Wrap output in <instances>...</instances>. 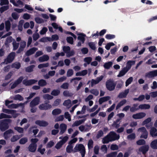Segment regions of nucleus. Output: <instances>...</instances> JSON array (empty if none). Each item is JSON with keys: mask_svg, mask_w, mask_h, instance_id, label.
Returning <instances> with one entry per match:
<instances>
[{"mask_svg": "<svg viewBox=\"0 0 157 157\" xmlns=\"http://www.w3.org/2000/svg\"><path fill=\"white\" fill-rule=\"evenodd\" d=\"M149 147L148 145H145L140 147L137 151L138 154H141L142 153L143 154H145L149 149Z\"/></svg>", "mask_w": 157, "mask_h": 157, "instance_id": "nucleus-9", "label": "nucleus"}, {"mask_svg": "<svg viewBox=\"0 0 157 157\" xmlns=\"http://www.w3.org/2000/svg\"><path fill=\"white\" fill-rule=\"evenodd\" d=\"M103 78V76L101 75L99 77L97 78L95 80L92 79L91 81V86H93L95 85L101 81Z\"/></svg>", "mask_w": 157, "mask_h": 157, "instance_id": "nucleus-13", "label": "nucleus"}, {"mask_svg": "<svg viewBox=\"0 0 157 157\" xmlns=\"http://www.w3.org/2000/svg\"><path fill=\"white\" fill-rule=\"evenodd\" d=\"M63 105L66 106L67 108H69L72 106L71 100L70 99L65 100L63 103Z\"/></svg>", "mask_w": 157, "mask_h": 157, "instance_id": "nucleus-26", "label": "nucleus"}, {"mask_svg": "<svg viewBox=\"0 0 157 157\" xmlns=\"http://www.w3.org/2000/svg\"><path fill=\"white\" fill-rule=\"evenodd\" d=\"M128 71V69H122L121 70L117 75L118 77H120L124 75Z\"/></svg>", "mask_w": 157, "mask_h": 157, "instance_id": "nucleus-43", "label": "nucleus"}, {"mask_svg": "<svg viewBox=\"0 0 157 157\" xmlns=\"http://www.w3.org/2000/svg\"><path fill=\"white\" fill-rule=\"evenodd\" d=\"M113 63L111 62H109L107 63H105L104 67L105 69H109V68L112 66Z\"/></svg>", "mask_w": 157, "mask_h": 157, "instance_id": "nucleus-44", "label": "nucleus"}, {"mask_svg": "<svg viewBox=\"0 0 157 157\" xmlns=\"http://www.w3.org/2000/svg\"><path fill=\"white\" fill-rule=\"evenodd\" d=\"M150 107V106L149 105L146 104L140 105L139 106V109L142 110L148 109Z\"/></svg>", "mask_w": 157, "mask_h": 157, "instance_id": "nucleus-28", "label": "nucleus"}, {"mask_svg": "<svg viewBox=\"0 0 157 157\" xmlns=\"http://www.w3.org/2000/svg\"><path fill=\"white\" fill-rule=\"evenodd\" d=\"M157 75V70L150 72L146 74V76L148 78H152Z\"/></svg>", "mask_w": 157, "mask_h": 157, "instance_id": "nucleus-19", "label": "nucleus"}, {"mask_svg": "<svg viewBox=\"0 0 157 157\" xmlns=\"http://www.w3.org/2000/svg\"><path fill=\"white\" fill-rule=\"evenodd\" d=\"M37 81V80L31 79L29 80H24L23 83L25 86H29L33 84Z\"/></svg>", "mask_w": 157, "mask_h": 157, "instance_id": "nucleus-11", "label": "nucleus"}, {"mask_svg": "<svg viewBox=\"0 0 157 157\" xmlns=\"http://www.w3.org/2000/svg\"><path fill=\"white\" fill-rule=\"evenodd\" d=\"M23 79V78L22 77H20L18 79H17V80L11 86V88L12 89H13L17 85L21 82Z\"/></svg>", "mask_w": 157, "mask_h": 157, "instance_id": "nucleus-18", "label": "nucleus"}, {"mask_svg": "<svg viewBox=\"0 0 157 157\" xmlns=\"http://www.w3.org/2000/svg\"><path fill=\"white\" fill-rule=\"evenodd\" d=\"M43 98L45 100L47 99L48 100H51L53 98V97L48 94H45L43 96Z\"/></svg>", "mask_w": 157, "mask_h": 157, "instance_id": "nucleus-47", "label": "nucleus"}, {"mask_svg": "<svg viewBox=\"0 0 157 157\" xmlns=\"http://www.w3.org/2000/svg\"><path fill=\"white\" fill-rule=\"evenodd\" d=\"M135 137V133H132L128 135L127 138L128 139L132 140L134 139Z\"/></svg>", "mask_w": 157, "mask_h": 157, "instance_id": "nucleus-59", "label": "nucleus"}, {"mask_svg": "<svg viewBox=\"0 0 157 157\" xmlns=\"http://www.w3.org/2000/svg\"><path fill=\"white\" fill-rule=\"evenodd\" d=\"M47 82L45 80L43 79H41L38 82V85L40 86H43L46 85Z\"/></svg>", "mask_w": 157, "mask_h": 157, "instance_id": "nucleus-46", "label": "nucleus"}, {"mask_svg": "<svg viewBox=\"0 0 157 157\" xmlns=\"http://www.w3.org/2000/svg\"><path fill=\"white\" fill-rule=\"evenodd\" d=\"M94 142L91 139L88 142L87 146L89 150L92 149L93 147Z\"/></svg>", "mask_w": 157, "mask_h": 157, "instance_id": "nucleus-33", "label": "nucleus"}, {"mask_svg": "<svg viewBox=\"0 0 157 157\" xmlns=\"http://www.w3.org/2000/svg\"><path fill=\"white\" fill-rule=\"evenodd\" d=\"M78 39L81 41L82 44L84 43L85 41V37L86 36V35L82 33H79L78 34Z\"/></svg>", "mask_w": 157, "mask_h": 157, "instance_id": "nucleus-20", "label": "nucleus"}, {"mask_svg": "<svg viewBox=\"0 0 157 157\" xmlns=\"http://www.w3.org/2000/svg\"><path fill=\"white\" fill-rule=\"evenodd\" d=\"M62 113L61 110L59 108H56L52 110V114L54 116H56Z\"/></svg>", "mask_w": 157, "mask_h": 157, "instance_id": "nucleus-25", "label": "nucleus"}, {"mask_svg": "<svg viewBox=\"0 0 157 157\" xmlns=\"http://www.w3.org/2000/svg\"><path fill=\"white\" fill-rule=\"evenodd\" d=\"M13 40L12 44L13 47V50H15L18 48L19 46V43H17L14 39Z\"/></svg>", "mask_w": 157, "mask_h": 157, "instance_id": "nucleus-35", "label": "nucleus"}, {"mask_svg": "<svg viewBox=\"0 0 157 157\" xmlns=\"http://www.w3.org/2000/svg\"><path fill=\"white\" fill-rule=\"evenodd\" d=\"M11 67L12 68H14L15 69H19L21 67V64L19 62H16L13 63Z\"/></svg>", "mask_w": 157, "mask_h": 157, "instance_id": "nucleus-40", "label": "nucleus"}, {"mask_svg": "<svg viewBox=\"0 0 157 157\" xmlns=\"http://www.w3.org/2000/svg\"><path fill=\"white\" fill-rule=\"evenodd\" d=\"M13 132L12 130L10 129L6 131L4 133V137L5 139H7L10 136V134L13 133Z\"/></svg>", "mask_w": 157, "mask_h": 157, "instance_id": "nucleus-15", "label": "nucleus"}, {"mask_svg": "<svg viewBox=\"0 0 157 157\" xmlns=\"http://www.w3.org/2000/svg\"><path fill=\"white\" fill-rule=\"evenodd\" d=\"M90 92L91 94H92L95 96H97L99 94V91L96 89H92L90 91Z\"/></svg>", "mask_w": 157, "mask_h": 157, "instance_id": "nucleus-61", "label": "nucleus"}, {"mask_svg": "<svg viewBox=\"0 0 157 157\" xmlns=\"http://www.w3.org/2000/svg\"><path fill=\"white\" fill-rule=\"evenodd\" d=\"M52 107V105L48 103H45L40 105L38 106L39 109L41 110H48Z\"/></svg>", "mask_w": 157, "mask_h": 157, "instance_id": "nucleus-6", "label": "nucleus"}, {"mask_svg": "<svg viewBox=\"0 0 157 157\" xmlns=\"http://www.w3.org/2000/svg\"><path fill=\"white\" fill-rule=\"evenodd\" d=\"M105 37L108 40H111L115 38V36L113 34H107L106 35Z\"/></svg>", "mask_w": 157, "mask_h": 157, "instance_id": "nucleus-55", "label": "nucleus"}, {"mask_svg": "<svg viewBox=\"0 0 157 157\" xmlns=\"http://www.w3.org/2000/svg\"><path fill=\"white\" fill-rule=\"evenodd\" d=\"M138 105L137 104H134L133 105L132 107L130 108V111L131 112H135L139 109V108H137Z\"/></svg>", "mask_w": 157, "mask_h": 157, "instance_id": "nucleus-41", "label": "nucleus"}, {"mask_svg": "<svg viewBox=\"0 0 157 157\" xmlns=\"http://www.w3.org/2000/svg\"><path fill=\"white\" fill-rule=\"evenodd\" d=\"M35 123L40 126H46L48 124V123L45 121L37 120L35 122Z\"/></svg>", "mask_w": 157, "mask_h": 157, "instance_id": "nucleus-16", "label": "nucleus"}, {"mask_svg": "<svg viewBox=\"0 0 157 157\" xmlns=\"http://www.w3.org/2000/svg\"><path fill=\"white\" fill-rule=\"evenodd\" d=\"M12 98L15 100H19L20 101L23 100V98L19 94L15 95Z\"/></svg>", "mask_w": 157, "mask_h": 157, "instance_id": "nucleus-38", "label": "nucleus"}, {"mask_svg": "<svg viewBox=\"0 0 157 157\" xmlns=\"http://www.w3.org/2000/svg\"><path fill=\"white\" fill-rule=\"evenodd\" d=\"M49 59V57L47 55H44L39 58V60L40 62L48 61Z\"/></svg>", "mask_w": 157, "mask_h": 157, "instance_id": "nucleus-24", "label": "nucleus"}, {"mask_svg": "<svg viewBox=\"0 0 157 157\" xmlns=\"http://www.w3.org/2000/svg\"><path fill=\"white\" fill-rule=\"evenodd\" d=\"M60 91L58 90H54L52 91L51 94L54 96H57L60 93Z\"/></svg>", "mask_w": 157, "mask_h": 157, "instance_id": "nucleus-54", "label": "nucleus"}, {"mask_svg": "<svg viewBox=\"0 0 157 157\" xmlns=\"http://www.w3.org/2000/svg\"><path fill=\"white\" fill-rule=\"evenodd\" d=\"M119 135L113 132H110L107 136L105 137L102 140L103 144H107L109 142L112 141L119 139Z\"/></svg>", "mask_w": 157, "mask_h": 157, "instance_id": "nucleus-1", "label": "nucleus"}, {"mask_svg": "<svg viewBox=\"0 0 157 157\" xmlns=\"http://www.w3.org/2000/svg\"><path fill=\"white\" fill-rule=\"evenodd\" d=\"M48 66L49 63H45L40 64L38 65V67L39 69H41L44 67H48Z\"/></svg>", "mask_w": 157, "mask_h": 157, "instance_id": "nucleus-52", "label": "nucleus"}, {"mask_svg": "<svg viewBox=\"0 0 157 157\" xmlns=\"http://www.w3.org/2000/svg\"><path fill=\"white\" fill-rule=\"evenodd\" d=\"M85 121V120L82 119L75 121L72 125V127L78 126L82 124Z\"/></svg>", "mask_w": 157, "mask_h": 157, "instance_id": "nucleus-30", "label": "nucleus"}, {"mask_svg": "<svg viewBox=\"0 0 157 157\" xmlns=\"http://www.w3.org/2000/svg\"><path fill=\"white\" fill-rule=\"evenodd\" d=\"M150 146L153 149H157V139H155L151 142Z\"/></svg>", "mask_w": 157, "mask_h": 157, "instance_id": "nucleus-31", "label": "nucleus"}, {"mask_svg": "<svg viewBox=\"0 0 157 157\" xmlns=\"http://www.w3.org/2000/svg\"><path fill=\"white\" fill-rule=\"evenodd\" d=\"M64 116L65 118L67 119L68 121H71V116L68 112H66L64 113Z\"/></svg>", "mask_w": 157, "mask_h": 157, "instance_id": "nucleus-49", "label": "nucleus"}, {"mask_svg": "<svg viewBox=\"0 0 157 157\" xmlns=\"http://www.w3.org/2000/svg\"><path fill=\"white\" fill-rule=\"evenodd\" d=\"M12 116L10 115H7L3 113H1L0 114V119L4 118H11Z\"/></svg>", "mask_w": 157, "mask_h": 157, "instance_id": "nucleus-45", "label": "nucleus"}, {"mask_svg": "<svg viewBox=\"0 0 157 157\" xmlns=\"http://www.w3.org/2000/svg\"><path fill=\"white\" fill-rule=\"evenodd\" d=\"M64 119V116L63 115H60L56 117L55 119V122H58L63 121Z\"/></svg>", "mask_w": 157, "mask_h": 157, "instance_id": "nucleus-51", "label": "nucleus"}, {"mask_svg": "<svg viewBox=\"0 0 157 157\" xmlns=\"http://www.w3.org/2000/svg\"><path fill=\"white\" fill-rule=\"evenodd\" d=\"M9 125L7 123L5 122V121H0V129L2 131H4L8 129Z\"/></svg>", "mask_w": 157, "mask_h": 157, "instance_id": "nucleus-7", "label": "nucleus"}, {"mask_svg": "<svg viewBox=\"0 0 157 157\" xmlns=\"http://www.w3.org/2000/svg\"><path fill=\"white\" fill-rule=\"evenodd\" d=\"M11 24L9 21H7L5 22V28L7 32H8L10 28Z\"/></svg>", "mask_w": 157, "mask_h": 157, "instance_id": "nucleus-36", "label": "nucleus"}, {"mask_svg": "<svg viewBox=\"0 0 157 157\" xmlns=\"http://www.w3.org/2000/svg\"><path fill=\"white\" fill-rule=\"evenodd\" d=\"M116 84L111 80L107 81L106 82V86L107 89L110 91L113 90L115 88Z\"/></svg>", "mask_w": 157, "mask_h": 157, "instance_id": "nucleus-5", "label": "nucleus"}, {"mask_svg": "<svg viewBox=\"0 0 157 157\" xmlns=\"http://www.w3.org/2000/svg\"><path fill=\"white\" fill-rule=\"evenodd\" d=\"M40 101V98L39 97H36L30 103V107H34L38 105Z\"/></svg>", "mask_w": 157, "mask_h": 157, "instance_id": "nucleus-10", "label": "nucleus"}, {"mask_svg": "<svg viewBox=\"0 0 157 157\" xmlns=\"http://www.w3.org/2000/svg\"><path fill=\"white\" fill-rule=\"evenodd\" d=\"M63 144H64L60 141L56 144L55 147L57 150L59 149L62 147Z\"/></svg>", "mask_w": 157, "mask_h": 157, "instance_id": "nucleus-42", "label": "nucleus"}, {"mask_svg": "<svg viewBox=\"0 0 157 157\" xmlns=\"http://www.w3.org/2000/svg\"><path fill=\"white\" fill-rule=\"evenodd\" d=\"M151 121V117H148L143 121L142 123V125H144L146 124H148L150 123Z\"/></svg>", "mask_w": 157, "mask_h": 157, "instance_id": "nucleus-56", "label": "nucleus"}, {"mask_svg": "<svg viewBox=\"0 0 157 157\" xmlns=\"http://www.w3.org/2000/svg\"><path fill=\"white\" fill-rule=\"evenodd\" d=\"M67 128V125L64 124H61L60 125V131L59 132V134L62 135L66 131Z\"/></svg>", "mask_w": 157, "mask_h": 157, "instance_id": "nucleus-17", "label": "nucleus"}, {"mask_svg": "<svg viewBox=\"0 0 157 157\" xmlns=\"http://www.w3.org/2000/svg\"><path fill=\"white\" fill-rule=\"evenodd\" d=\"M129 92V90L128 89H126L124 91L120 93L119 94L118 97L120 98H125L127 96Z\"/></svg>", "mask_w": 157, "mask_h": 157, "instance_id": "nucleus-14", "label": "nucleus"}, {"mask_svg": "<svg viewBox=\"0 0 157 157\" xmlns=\"http://www.w3.org/2000/svg\"><path fill=\"white\" fill-rule=\"evenodd\" d=\"M88 45L90 48L93 50H95L96 49L95 44L94 42H90L88 43Z\"/></svg>", "mask_w": 157, "mask_h": 157, "instance_id": "nucleus-37", "label": "nucleus"}, {"mask_svg": "<svg viewBox=\"0 0 157 157\" xmlns=\"http://www.w3.org/2000/svg\"><path fill=\"white\" fill-rule=\"evenodd\" d=\"M117 154V152H113L107 154L106 157H116Z\"/></svg>", "mask_w": 157, "mask_h": 157, "instance_id": "nucleus-60", "label": "nucleus"}, {"mask_svg": "<svg viewBox=\"0 0 157 157\" xmlns=\"http://www.w3.org/2000/svg\"><path fill=\"white\" fill-rule=\"evenodd\" d=\"M28 138L26 137H23L21 138L19 140V143L20 144H24L28 141Z\"/></svg>", "mask_w": 157, "mask_h": 157, "instance_id": "nucleus-48", "label": "nucleus"}, {"mask_svg": "<svg viewBox=\"0 0 157 157\" xmlns=\"http://www.w3.org/2000/svg\"><path fill=\"white\" fill-rule=\"evenodd\" d=\"M75 152L79 151L82 157H84L86 153L84 146L82 144H77L74 148Z\"/></svg>", "mask_w": 157, "mask_h": 157, "instance_id": "nucleus-2", "label": "nucleus"}, {"mask_svg": "<svg viewBox=\"0 0 157 157\" xmlns=\"http://www.w3.org/2000/svg\"><path fill=\"white\" fill-rule=\"evenodd\" d=\"M59 138V139L61 140L60 141L64 144L68 140L69 137L67 136H66L63 137L60 136Z\"/></svg>", "mask_w": 157, "mask_h": 157, "instance_id": "nucleus-34", "label": "nucleus"}, {"mask_svg": "<svg viewBox=\"0 0 157 157\" xmlns=\"http://www.w3.org/2000/svg\"><path fill=\"white\" fill-rule=\"evenodd\" d=\"M138 132L141 133L140 138L146 139L148 137V132L144 127H142L138 129Z\"/></svg>", "mask_w": 157, "mask_h": 157, "instance_id": "nucleus-4", "label": "nucleus"}, {"mask_svg": "<svg viewBox=\"0 0 157 157\" xmlns=\"http://www.w3.org/2000/svg\"><path fill=\"white\" fill-rule=\"evenodd\" d=\"M40 37L39 34L37 33H35L33 35V40L34 41H36Z\"/></svg>", "mask_w": 157, "mask_h": 157, "instance_id": "nucleus-64", "label": "nucleus"}, {"mask_svg": "<svg viewBox=\"0 0 157 157\" xmlns=\"http://www.w3.org/2000/svg\"><path fill=\"white\" fill-rule=\"evenodd\" d=\"M73 145L69 144L66 147V150L67 153H71L73 151Z\"/></svg>", "mask_w": 157, "mask_h": 157, "instance_id": "nucleus-39", "label": "nucleus"}, {"mask_svg": "<svg viewBox=\"0 0 157 157\" xmlns=\"http://www.w3.org/2000/svg\"><path fill=\"white\" fill-rule=\"evenodd\" d=\"M92 60V58L91 57H86L84 59V61L87 63V64H89Z\"/></svg>", "mask_w": 157, "mask_h": 157, "instance_id": "nucleus-63", "label": "nucleus"}, {"mask_svg": "<svg viewBox=\"0 0 157 157\" xmlns=\"http://www.w3.org/2000/svg\"><path fill=\"white\" fill-rule=\"evenodd\" d=\"M127 100L126 99H123L117 105L116 107V109H118L121 106L125 104Z\"/></svg>", "mask_w": 157, "mask_h": 157, "instance_id": "nucleus-29", "label": "nucleus"}, {"mask_svg": "<svg viewBox=\"0 0 157 157\" xmlns=\"http://www.w3.org/2000/svg\"><path fill=\"white\" fill-rule=\"evenodd\" d=\"M133 80L132 77L129 78L125 82V86H127L129 84H131Z\"/></svg>", "mask_w": 157, "mask_h": 157, "instance_id": "nucleus-62", "label": "nucleus"}, {"mask_svg": "<svg viewBox=\"0 0 157 157\" xmlns=\"http://www.w3.org/2000/svg\"><path fill=\"white\" fill-rule=\"evenodd\" d=\"M15 130L17 131L19 133H22L24 132V128L19 127H15L14 128Z\"/></svg>", "mask_w": 157, "mask_h": 157, "instance_id": "nucleus-50", "label": "nucleus"}, {"mask_svg": "<svg viewBox=\"0 0 157 157\" xmlns=\"http://www.w3.org/2000/svg\"><path fill=\"white\" fill-rule=\"evenodd\" d=\"M87 70H85L82 71V72H80L77 73H76V76L84 75H86L87 74Z\"/></svg>", "mask_w": 157, "mask_h": 157, "instance_id": "nucleus-53", "label": "nucleus"}, {"mask_svg": "<svg viewBox=\"0 0 157 157\" xmlns=\"http://www.w3.org/2000/svg\"><path fill=\"white\" fill-rule=\"evenodd\" d=\"M35 21L38 24H40L44 22V20L38 17H36L35 18Z\"/></svg>", "mask_w": 157, "mask_h": 157, "instance_id": "nucleus-57", "label": "nucleus"}, {"mask_svg": "<svg viewBox=\"0 0 157 157\" xmlns=\"http://www.w3.org/2000/svg\"><path fill=\"white\" fill-rule=\"evenodd\" d=\"M23 136L22 135H16L13 136L11 139V141L12 142H15L19 139L20 138Z\"/></svg>", "mask_w": 157, "mask_h": 157, "instance_id": "nucleus-32", "label": "nucleus"}, {"mask_svg": "<svg viewBox=\"0 0 157 157\" xmlns=\"http://www.w3.org/2000/svg\"><path fill=\"white\" fill-rule=\"evenodd\" d=\"M110 98V97L109 96L101 98L99 100V103L101 105L103 103L108 101Z\"/></svg>", "mask_w": 157, "mask_h": 157, "instance_id": "nucleus-23", "label": "nucleus"}, {"mask_svg": "<svg viewBox=\"0 0 157 157\" xmlns=\"http://www.w3.org/2000/svg\"><path fill=\"white\" fill-rule=\"evenodd\" d=\"M15 53L11 52L7 56V58L4 59L3 63L7 64L12 62L14 59L15 56Z\"/></svg>", "mask_w": 157, "mask_h": 157, "instance_id": "nucleus-3", "label": "nucleus"}, {"mask_svg": "<svg viewBox=\"0 0 157 157\" xmlns=\"http://www.w3.org/2000/svg\"><path fill=\"white\" fill-rule=\"evenodd\" d=\"M37 49L38 48L35 47L31 48L26 51L25 55L26 56H29L34 53Z\"/></svg>", "mask_w": 157, "mask_h": 157, "instance_id": "nucleus-12", "label": "nucleus"}, {"mask_svg": "<svg viewBox=\"0 0 157 157\" xmlns=\"http://www.w3.org/2000/svg\"><path fill=\"white\" fill-rule=\"evenodd\" d=\"M146 116V114L144 112H140L133 114L132 117L135 119H141L144 117Z\"/></svg>", "mask_w": 157, "mask_h": 157, "instance_id": "nucleus-8", "label": "nucleus"}, {"mask_svg": "<svg viewBox=\"0 0 157 157\" xmlns=\"http://www.w3.org/2000/svg\"><path fill=\"white\" fill-rule=\"evenodd\" d=\"M135 60H129L126 63V67H124L122 69H131L132 66L135 64Z\"/></svg>", "mask_w": 157, "mask_h": 157, "instance_id": "nucleus-21", "label": "nucleus"}, {"mask_svg": "<svg viewBox=\"0 0 157 157\" xmlns=\"http://www.w3.org/2000/svg\"><path fill=\"white\" fill-rule=\"evenodd\" d=\"M37 145L36 144H30L28 148L29 151L32 152H35L36 149Z\"/></svg>", "mask_w": 157, "mask_h": 157, "instance_id": "nucleus-22", "label": "nucleus"}, {"mask_svg": "<svg viewBox=\"0 0 157 157\" xmlns=\"http://www.w3.org/2000/svg\"><path fill=\"white\" fill-rule=\"evenodd\" d=\"M66 40L67 42L71 44H73V39L72 37H67L66 38Z\"/></svg>", "mask_w": 157, "mask_h": 157, "instance_id": "nucleus-58", "label": "nucleus"}, {"mask_svg": "<svg viewBox=\"0 0 157 157\" xmlns=\"http://www.w3.org/2000/svg\"><path fill=\"white\" fill-rule=\"evenodd\" d=\"M157 131V129L154 127L151 128L150 130V133L151 136L152 137H155V135Z\"/></svg>", "mask_w": 157, "mask_h": 157, "instance_id": "nucleus-27", "label": "nucleus"}]
</instances>
